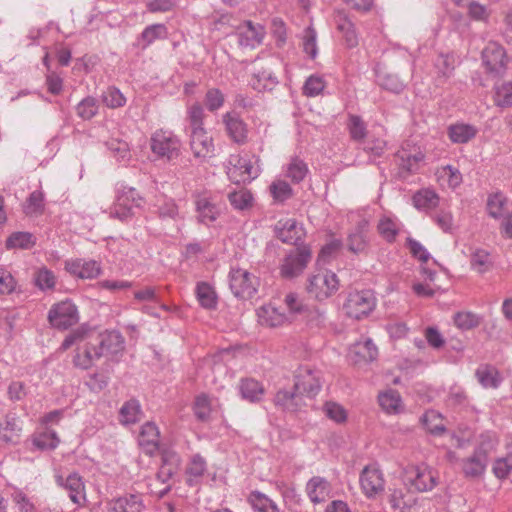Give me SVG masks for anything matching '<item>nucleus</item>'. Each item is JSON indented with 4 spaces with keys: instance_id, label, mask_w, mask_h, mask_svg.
<instances>
[{
    "instance_id": "f257e3e1",
    "label": "nucleus",
    "mask_w": 512,
    "mask_h": 512,
    "mask_svg": "<svg viewBox=\"0 0 512 512\" xmlns=\"http://www.w3.org/2000/svg\"><path fill=\"white\" fill-rule=\"evenodd\" d=\"M258 162L259 159L255 155L232 154L225 164L226 174L235 184L249 183L260 175Z\"/></svg>"
},
{
    "instance_id": "f03ea898",
    "label": "nucleus",
    "mask_w": 512,
    "mask_h": 512,
    "mask_svg": "<svg viewBox=\"0 0 512 512\" xmlns=\"http://www.w3.org/2000/svg\"><path fill=\"white\" fill-rule=\"evenodd\" d=\"M402 481L405 487L423 493L434 489L438 484L437 473L425 464L409 465L403 470Z\"/></svg>"
},
{
    "instance_id": "7ed1b4c3",
    "label": "nucleus",
    "mask_w": 512,
    "mask_h": 512,
    "mask_svg": "<svg viewBox=\"0 0 512 512\" xmlns=\"http://www.w3.org/2000/svg\"><path fill=\"white\" fill-rule=\"evenodd\" d=\"M150 146L157 157L171 161L179 157L182 144L172 131L158 129L151 136Z\"/></svg>"
},
{
    "instance_id": "20e7f679",
    "label": "nucleus",
    "mask_w": 512,
    "mask_h": 512,
    "mask_svg": "<svg viewBox=\"0 0 512 512\" xmlns=\"http://www.w3.org/2000/svg\"><path fill=\"white\" fill-rule=\"evenodd\" d=\"M142 203V197L134 188L123 187L118 191L116 201L110 209V217L126 221L134 215L135 209L140 208Z\"/></svg>"
},
{
    "instance_id": "39448f33",
    "label": "nucleus",
    "mask_w": 512,
    "mask_h": 512,
    "mask_svg": "<svg viewBox=\"0 0 512 512\" xmlns=\"http://www.w3.org/2000/svg\"><path fill=\"white\" fill-rule=\"evenodd\" d=\"M47 320L51 327L67 330L79 321L77 306L68 299L55 303L48 311Z\"/></svg>"
},
{
    "instance_id": "423d86ee",
    "label": "nucleus",
    "mask_w": 512,
    "mask_h": 512,
    "mask_svg": "<svg viewBox=\"0 0 512 512\" xmlns=\"http://www.w3.org/2000/svg\"><path fill=\"white\" fill-rule=\"evenodd\" d=\"M375 306L376 297L374 293L369 289H365L350 292L345 301L344 309L349 317L361 319L369 315Z\"/></svg>"
},
{
    "instance_id": "0eeeda50",
    "label": "nucleus",
    "mask_w": 512,
    "mask_h": 512,
    "mask_svg": "<svg viewBox=\"0 0 512 512\" xmlns=\"http://www.w3.org/2000/svg\"><path fill=\"white\" fill-rule=\"evenodd\" d=\"M294 390L300 396L315 397L321 390L320 372L310 365H301L295 371Z\"/></svg>"
},
{
    "instance_id": "6e6552de",
    "label": "nucleus",
    "mask_w": 512,
    "mask_h": 512,
    "mask_svg": "<svg viewBox=\"0 0 512 512\" xmlns=\"http://www.w3.org/2000/svg\"><path fill=\"white\" fill-rule=\"evenodd\" d=\"M197 219L209 225L215 222L222 212V202L218 195L210 192L198 194L195 199Z\"/></svg>"
},
{
    "instance_id": "1a4fd4ad",
    "label": "nucleus",
    "mask_w": 512,
    "mask_h": 512,
    "mask_svg": "<svg viewBox=\"0 0 512 512\" xmlns=\"http://www.w3.org/2000/svg\"><path fill=\"white\" fill-rule=\"evenodd\" d=\"M338 289L336 274L327 270H319L308 279L307 290L318 300H324Z\"/></svg>"
},
{
    "instance_id": "9d476101",
    "label": "nucleus",
    "mask_w": 512,
    "mask_h": 512,
    "mask_svg": "<svg viewBox=\"0 0 512 512\" xmlns=\"http://www.w3.org/2000/svg\"><path fill=\"white\" fill-rule=\"evenodd\" d=\"M311 259V252L306 247L292 250L283 259L280 265V275L285 279H293L299 276Z\"/></svg>"
},
{
    "instance_id": "9b49d317",
    "label": "nucleus",
    "mask_w": 512,
    "mask_h": 512,
    "mask_svg": "<svg viewBox=\"0 0 512 512\" xmlns=\"http://www.w3.org/2000/svg\"><path fill=\"white\" fill-rule=\"evenodd\" d=\"M230 289L236 297L250 298L257 289L255 276L245 269L233 268L229 273Z\"/></svg>"
},
{
    "instance_id": "f8f14e48",
    "label": "nucleus",
    "mask_w": 512,
    "mask_h": 512,
    "mask_svg": "<svg viewBox=\"0 0 512 512\" xmlns=\"http://www.w3.org/2000/svg\"><path fill=\"white\" fill-rule=\"evenodd\" d=\"M414 492V490L407 487L392 489L389 495L391 508L399 512H418L423 499Z\"/></svg>"
},
{
    "instance_id": "ddd939ff",
    "label": "nucleus",
    "mask_w": 512,
    "mask_h": 512,
    "mask_svg": "<svg viewBox=\"0 0 512 512\" xmlns=\"http://www.w3.org/2000/svg\"><path fill=\"white\" fill-rule=\"evenodd\" d=\"M360 486L368 498H373L384 491V475L376 464L367 465L363 468L360 474Z\"/></svg>"
},
{
    "instance_id": "4468645a",
    "label": "nucleus",
    "mask_w": 512,
    "mask_h": 512,
    "mask_svg": "<svg viewBox=\"0 0 512 512\" xmlns=\"http://www.w3.org/2000/svg\"><path fill=\"white\" fill-rule=\"evenodd\" d=\"M56 484L63 488L70 500L77 505H82L86 501L85 483L77 472L70 473L67 477L60 474L55 475Z\"/></svg>"
},
{
    "instance_id": "2eb2a0df",
    "label": "nucleus",
    "mask_w": 512,
    "mask_h": 512,
    "mask_svg": "<svg viewBox=\"0 0 512 512\" xmlns=\"http://www.w3.org/2000/svg\"><path fill=\"white\" fill-rule=\"evenodd\" d=\"M482 61L486 70L495 76H500L505 72L506 53L503 47L496 42H489L483 49Z\"/></svg>"
},
{
    "instance_id": "dca6fc26",
    "label": "nucleus",
    "mask_w": 512,
    "mask_h": 512,
    "mask_svg": "<svg viewBox=\"0 0 512 512\" xmlns=\"http://www.w3.org/2000/svg\"><path fill=\"white\" fill-rule=\"evenodd\" d=\"M378 356V349L369 338L356 341L349 347L347 357L356 365L374 361Z\"/></svg>"
},
{
    "instance_id": "f3484780",
    "label": "nucleus",
    "mask_w": 512,
    "mask_h": 512,
    "mask_svg": "<svg viewBox=\"0 0 512 512\" xmlns=\"http://www.w3.org/2000/svg\"><path fill=\"white\" fill-rule=\"evenodd\" d=\"M65 269L71 275L81 279H94L98 277L102 268L99 262L95 260L74 259L65 263Z\"/></svg>"
},
{
    "instance_id": "a211bd4d",
    "label": "nucleus",
    "mask_w": 512,
    "mask_h": 512,
    "mask_svg": "<svg viewBox=\"0 0 512 512\" xmlns=\"http://www.w3.org/2000/svg\"><path fill=\"white\" fill-rule=\"evenodd\" d=\"M138 444L144 453L154 455L160 449V432L153 422H147L141 426L138 436Z\"/></svg>"
},
{
    "instance_id": "6ab92c4d",
    "label": "nucleus",
    "mask_w": 512,
    "mask_h": 512,
    "mask_svg": "<svg viewBox=\"0 0 512 512\" xmlns=\"http://www.w3.org/2000/svg\"><path fill=\"white\" fill-rule=\"evenodd\" d=\"M275 232L282 242L288 244H297L304 236L302 226L293 218L279 220Z\"/></svg>"
},
{
    "instance_id": "aec40b11",
    "label": "nucleus",
    "mask_w": 512,
    "mask_h": 512,
    "mask_svg": "<svg viewBox=\"0 0 512 512\" xmlns=\"http://www.w3.org/2000/svg\"><path fill=\"white\" fill-rule=\"evenodd\" d=\"M96 347L102 352V356H117L124 349V340L117 331H107L96 339Z\"/></svg>"
},
{
    "instance_id": "412c9836",
    "label": "nucleus",
    "mask_w": 512,
    "mask_h": 512,
    "mask_svg": "<svg viewBox=\"0 0 512 512\" xmlns=\"http://www.w3.org/2000/svg\"><path fill=\"white\" fill-rule=\"evenodd\" d=\"M145 509L140 494H126L109 502V512H142Z\"/></svg>"
},
{
    "instance_id": "4be33fe9",
    "label": "nucleus",
    "mask_w": 512,
    "mask_h": 512,
    "mask_svg": "<svg viewBox=\"0 0 512 512\" xmlns=\"http://www.w3.org/2000/svg\"><path fill=\"white\" fill-rule=\"evenodd\" d=\"M190 146L196 158H206L213 152V141L205 129L190 132Z\"/></svg>"
},
{
    "instance_id": "5701e85b",
    "label": "nucleus",
    "mask_w": 512,
    "mask_h": 512,
    "mask_svg": "<svg viewBox=\"0 0 512 512\" xmlns=\"http://www.w3.org/2000/svg\"><path fill=\"white\" fill-rule=\"evenodd\" d=\"M223 122L226 131L231 139L238 143L243 144L247 140V127L243 120L235 112H228L223 116Z\"/></svg>"
},
{
    "instance_id": "b1692460",
    "label": "nucleus",
    "mask_w": 512,
    "mask_h": 512,
    "mask_svg": "<svg viewBox=\"0 0 512 512\" xmlns=\"http://www.w3.org/2000/svg\"><path fill=\"white\" fill-rule=\"evenodd\" d=\"M306 492L311 502L322 503L330 498L331 485L325 478L315 476L307 482Z\"/></svg>"
},
{
    "instance_id": "393cba45",
    "label": "nucleus",
    "mask_w": 512,
    "mask_h": 512,
    "mask_svg": "<svg viewBox=\"0 0 512 512\" xmlns=\"http://www.w3.org/2000/svg\"><path fill=\"white\" fill-rule=\"evenodd\" d=\"M478 128L465 122H456L449 125L447 135L454 144H466L476 137Z\"/></svg>"
},
{
    "instance_id": "a878e982",
    "label": "nucleus",
    "mask_w": 512,
    "mask_h": 512,
    "mask_svg": "<svg viewBox=\"0 0 512 512\" xmlns=\"http://www.w3.org/2000/svg\"><path fill=\"white\" fill-rule=\"evenodd\" d=\"M258 322L263 326L278 327L289 321L285 312H280L272 304H267L257 309Z\"/></svg>"
},
{
    "instance_id": "bb28decb",
    "label": "nucleus",
    "mask_w": 512,
    "mask_h": 512,
    "mask_svg": "<svg viewBox=\"0 0 512 512\" xmlns=\"http://www.w3.org/2000/svg\"><path fill=\"white\" fill-rule=\"evenodd\" d=\"M21 422L15 415H7L0 423V441L6 444H16L21 436Z\"/></svg>"
},
{
    "instance_id": "cd10ccee",
    "label": "nucleus",
    "mask_w": 512,
    "mask_h": 512,
    "mask_svg": "<svg viewBox=\"0 0 512 512\" xmlns=\"http://www.w3.org/2000/svg\"><path fill=\"white\" fill-rule=\"evenodd\" d=\"M369 222L361 219L355 229L348 236V249L354 253L363 252L368 244Z\"/></svg>"
},
{
    "instance_id": "c85d7f7f",
    "label": "nucleus",
    "mask_w": 512,
    "mask_h": 512,
    "mask_svg": "<svg viewBox=\"0 0 512 512\" xmlns=\"http://www.w3.org/2000/svg\"><path fill=\"white\" fill-rule=\"evenodd\" d=\"M495 263L494 256L482 248L475 249L470 255V267L478 274L490 272Z\"/></svg>"
},
{
    "instance_id": "c756f323",
    "label": "nucleus",
    "mask_w": 512,
    "mask_h": 512,
    "mask_svg": "<svg viewBox=\"0 0 512 512\" xmlns=\"http://www.w3.org/2000/svg\"><path fill=\"white\" fill-rule=\"evenodd\" d=\"M102 357V352L97 349L95 343H87L83 351L77 350L76 355L73 358V363L76 367L81 369L90 368L95 360Z\"/></svg>"
},
{
    "instance_id": "7c9ffc66",
    "label": "nucleus",
    "mask_w": 512,
    "mask_h": 512,
    "mask_svg": "<svg viewBox=\"0 0 512 512\" xmlns=\"http://www.w3.org/2000/svg\"><path fill=\"white\" fill-rule=\"evenodd\" d=\"M487 457L482 449H477L474 454L463 463V472L468 477L481 475L486 467Z\"/></svg>"
},
{
    "instance_id": "2f4dec72",
    "label": "nucleus",
    "mask_w": 512,
    "mask_h": 512,
    "mask_svg": "<svg viewBox=\"0 0 512 512\" xmlns=\"http://www.w3.org/2000/svg\"><path fill=\"white\" fill-rule=\"evenodd\" d=\"M413 204L416 209L421 211H431L439 204L438 194L429 188L421 189L413 195Z\"/></svg>"
},
{
    "instance_id": "473e14b6",
    "label": "nucleus",
    "mask_w": 512,
    "mask_h": 512,
    "mask_svg": "<svg viewBox=\"0 0 512 512\" xmlns=\"http://www.w3.org/2000/svg\"><path fill=\"white\" fill-rule=\"evenodd\" d=\"M436 177L441 186L455 189L462 183V174L458 168L445 165L437 169Z\"/></svg>"
},
{
    "instance_id": "72a5a7b5",
    "label": "nucleus",
    "mask_w": 512,
    "mask_h": 512,
    "mask_svg": "<svg viewBox=\"0 0 512 512\" xmlns=\"http://www.w3.org/2000/svg\"><path fill=\"white\" fill-rule=\"evenodd\" d=\"M476 377L484 388H497L502 381L498 370L490 365L478 367Z\"/></svg>"
},
{
    "instance_id": "f704fd0d",
    "label": "nucleus",
    "mask_w": 512,
    "mask_h": 512,
    "mask_svg": "<svg viewBox=\"0 0 512 512\" xmlns=\"http://www.w3.org/2000/svg\"><path fill=\"white\" fill-rule=\"evenodd\" d=\"M36 243V237L30 232L18 231L12 233L6 240L7 249H30Z\"/></svg>"
},
{
    "instance_id": "c9c22d12",
    "label": "nucleus",
    "mask_w": 512,
    "mask_h": 512,
    "mask_svg": "<svg viewBox=\"0 0 512 512\" xmlns=\"http://www.w3.org/2000/svg\"><path fill=\"white\" fill-rule=\"evenodd\" d=\"M141 416V406L140 403L131 399L123 404L119 411V421L123 425L134 424L139 421Z\"/></svg>"
},
{
    "instance_id": "e433bc0d",
    "label": "nucleus",
    "mask_w": 512,
    "mask_h": 512,
    "mask_svg": "<svg viewBox=\"0 0 512 512\" xmlns=\"http://www.w3.org/2000/svg\"><path fill=\"white\" fill-rule=\"evenodd\" d=\"M379 405L389 414L398 413L401 409V397L396 390H387L378 396Z\"/></svg>"
},
{
    "instance_id": "4c0bfd02",
    "label": "nucleus",
    "mask_w": 512,
    "mask_h": 512,
    "mask_svg": "<svg viewBox=\"0 0 512 512\" xmlns=\"http://www.w3.org/2000/svg\"><path fill=\"white\" fill-rule=\"evenodd\" d=\"M196 296L200 305L205 309H213L217 305L216 293L206 282H200L197 284Z\"/></svg>"
},
{
    "instance_id": "58836bf2",
    "label": "nucleus",
    "mask_w": 512,
    "mask_h": 512,
    "mask_svg": "<svg viewBox=\"0 0 512 512\" xmlns=\"http://www.w3.org/2000/svg\"><path fill=\"white\" fill-rule=\"evenodd\" d=\"M35 286L41 291H52L56 285V276L46 267L37 269L33 276Z\"/></svg>"
},
{
    "instance_id": "ea45409f",
    "label": "nucleus",
    "mask_w": 512,
    "mask_h": 512,
    "mask_svg": "<svg viewBox=\"0 0 512 512\" xmlns=\"http://www.w3.org/2000/svg\"><path fill=\"white\" fill-rule=\"evenodd\" d=\"M239 389L242 398L250 402L259 401L264 394L262 385L254 379L242 380Z\"/></svg>"
},
{
    "instance_id": "a19ab883",
    "label": "nucleus",
    "mask_w": 512,
    "mask_h": 512,
    "mask_svg": "<svg viewBox=\"0 0 512 512\" xmlns=\"http://www.w3.org/2000/svg\"><path fill=\"white\" fill-rule=\"evenodd\" d=\"M398 157L401 160V167L412 172L417 169L418 163L424 159V153L419 148L408 151L405 147H402L398 152Z\"/></svg>"
},
{
    "instance_id": "79ce46f5",
    "label": "nucleus",
    "mask_w": 512,
    "mask_h": 512,
    "mask_svg": "<svg viewBox=\"0 0 512 512\" xmlns=\"http://www.w3.org/2000/svg\"><path fill=\"white\" fill-rule=\"evenodd\" d=\"M494 103L501 108L512 106V82H502L494 86Z\"/></svg>"
},
{
    "instance_id": "37998d69",
    "label": "nucleus",
    "mask_w": 512,
    "mask_h": 512,
    "mask_svg": "<svg viewBox=\"0 0 512 512\" xmlns=\"http://www.w3.org/2000/svg\"><path fill=\"white\" fill-rule=\"evenodd\" d=\"M33 445L39 450H53L59 444V438L55 431L46 430L34 435Z\"/></svg>"
},
{
    "instance_id": "c03bdc74",
    "label": "nucleus",
    "mask_w": 512,
    "mask_h": 512,
    "mask_svg": "<svg viewBox=\"0 0 512 512\" xmlns=\"http://www.w3.org/2000/svg\"><path fill=\"white\" fill-rule=\"evenodd\" d=\"M347 127L349 130L351 139L353 141L358 142L359 146L368 137L366 124L362 120V118L357 115L349 116V121H348Z\"/></svg>"
},
{
    "instance_id": "a18cd8bd",
    "label": "nucleus",
    "mask_w": 512,
    "mask_h": 512,
    "mask_svg": "<svg viewBox=\"0 0 512 512\" xmlns=\"http://www.w3.org/2000/svg\"><path fill=\"white\" fill-rule=\"evenodd\" d=\"M249 501L255 511L258 512H279L277 504L265 494L254 491L250 494Z\"/></svg>"
},
{
    "instance_id": "49530a36",
    "label": "nucleus",
    "mask_w": 512,
    "mask_h": 512,
    "mask_svg": "<svg viewBox=\"0 0 512 512\" xmlns=\"http://www.w3.org/2000/svg\"><path fill=\"white\" fill-rule=\"evenodd\" d=\"M308 167L304 161L299 158H292L286 166L285 175L294 183H299L306 177Z\"/></svg>"
},
{
    "instance_id": "de8ad7c7",
    "label": "nucleus",
    "mask_w": 512,
    "mask_h": 512,
    "mask_svg": "<svg viewBox=\"0 0 512 512\" xmlns=\"http://www.w3.org/2000/svg\"><path fill=\"white\" fill-rule=\"evenodd\" d=\"M325 88L326 81L323 76L312 74L305 80L302 87V93L307 97H316L320 95Z\"/></svg>"
},
{
    "instance_id": "09e8293b",
    "label": "nucleus",
    "mask_w": 512,
    "mask_h": 512,
    "mask_svg": "<svg viewBox=\"0 0 512 512\" xmlns=\"http://www.w3.org/2000/svg\"><path fill=\"white\" fill-rule=\"evenodd\" d=\"M112 156L119 162L126 163L131 158L130 147L127 142L120 139H111L106 143Z\"/></svg>"
},
{
    "instance_id": "8fccbe9b",
    "label": "nucleus",
    "mask_w": 512,
    "mask_h": 512,
    "mask_svg": "<svg viewBox=\"0 0 512 512\" xmlns=\"http://www.w3.org/2000/svg\"><path fill=\"white\" fill-rule=\"evenodd\" d=\"M231 206L236 210H245L252 206L253 196L247 189L241 188L228 194Z\"/></svg>"
},
{
    "instance_id": "3c124183",
    "label": "nucleus",
    "mask_w": 512,
    "mask_h": 512,
    "mask_svg": "<svg viewBox=\"0 0 512 512\" xmlns=\"http://www.w3.org/2000/svg\"><path fill=\"white\" fill-rule=\"evenodd\" d=\"M425 428L432 434H441L445 430L442 416L436 410H428L422 417Z\"/></svg>"
},
{
    "instance_id": "603ef678",
    "label": "nucleus",
    "mask_w": 512,
    "mask_h": 512,
    "mask_svg": "<svg viewBox=\"0 0 512 512\" xmlns=\"http://www.w3.org/2000/svg\"><path fill=\"white\" fill-rule=\"evenodd\" d=\"M277 84V78L269 70L258 71L253 74L252 86L254 89L271 90Z\"/></svg>"
},
{
    "instance_id": "864d4df0",
    "label": "nucleus",
    "mask_w": 512,
    "mask_h": 512,
    "mask_svg": "<svg viewBox=\"0 0 512 512\" xmlns=\"http://www.w3.org/2000/svg\"><path fill=\"white\" fill-rule=\"evenodd\" d=\"M102 102L111 109L123 107L126 104V98L116 87H108L101 96Z\"/></svg>"
},
{
    "instance_id": "5fc2aeb1",
    "label": "nucleus",
    "mask_w": 512,
    "mask_h": 512,
    "mask_svg": "<svg viewBox=\"0 0 512 512\" xmlns=\"http://www.w3.org/2000/svg\"><path fill=\"white\" fill-rule=\"evenodd\" d=\"M360 148L371 157H379L386 149V141L380 137L369 135Z\"/></svg>"
},
{
    "instance_id": "6e6d98bb",
    "label": "nucleus",
    "mask_w": 512,
    "mask_h": 512,
    "mask_svg": "<svg viewBox=\"0 0 512 512\" xmlns=\"http://www.w3.org/2000/svg\"><path fill=\"white\" fill-rule=\"evenodd\" d=\"M284 305L287 309L289 321L296 315L302 314L307 311L306 305L303 303L300 296L296 293L290 292L284 298Z\"/></svg>"
},
{
    "instance_id": "4d7b16f0",
    "label": "nucleus",
    "mask_w": 512,
    "mask_h": 512,
    "mask_svg": "<svg viewBox=\"0 0 512 512\" xmlns=\"http://www.w3.org/2000/svg\"><path fill=\"white\" fill-rule=\"evenodd\" d=\"M506 198L501 192L491 194L487 200V210L491 217L499 218L504 215Z\"/></svg>"
},
{
    "instance_id": "13d9d810",
    "label": "nucleus",
    "mask_w": 512,
    "mask_h": 512,
    "mask_svg": "<svg viewBox=\"0 0 512 512\" xmlns=\"http://www.w3.org/2000/svg\"><path fill=\"white\" fill-rule=\"evenodd\" d=\"M399 229V224L389 217H383L379 220L378 232L388 242L395 240Z\"/></svg>"
},
{
    "instance_id": "bf43d9fd",
    "label": "nucleus",
    "mask_w": 512,
    "mask_h": 512,
    "mask_svg": "<svg viewBox=\"0 0 512 512\" xmlns=\"http://www.w3.org/2000/svg\"><path fill=\"white\" fill-rule=\"evenodd\" d=\"M44 210V195L41 191H33L24 206L27 215H39Z\"/></svg>"
},
{
    "instance_id": "052dcab7",
    "label": "nucleus",
    "mask_w": 512,
    "mask_h": 512,
    "mask_svg": "<svg viewBox=\"0 0 512 512\" xmlns=\"http://www.w3.org/2000/svg\"><path fill=\"white\" fill-rule=\"evenodd\" d=\"M206 471V461L202 456L199 454L194 455L191 458V461L187 467V474L189 476V483L191 484L192 481L198 480L200 477L204 475Z\"/></svg>"
},
{
    "instance_id": "680f3d73",
    "label": "nucleus",
    "mask_w": 512,
    "mask_h": 512,
    "mask_svg": "<svg viewBox=\"0 0 512 512\" xmlns=\"http://www.w3.org/2000/svg\"><path fill=\"white\" fill-rule=\"evenodd\" d=\"M212 411L211 399L205 395H199L194 403L195 416L201 421H207Z\"/></svg>"
},
{
    "instance_id": "e2e57ef3",
    "label": "nucleus",
    "mask_w": 512,
    "mask_h": 512,
    "mask_svg": "<svg viewBox=\"0 0 512 512\" xmlns=\"http://www.w3.org/2000/svg\"><path fill=\"white\" fill-rule=\"evenodd\" d=\"M269 189L273 199L277 202H284L292 196L291 186L283 180L272 182Z\"/></svg>"
},
{
    "instance_id": "0e129e2a",
    "label": "nucleus",
    "mask_w": 512,
    "mask_h": 512,
    "mask_svg": "<svg viewBox=\"0 0 512 512\" xmlns=\"http://www.w3.org/2000/svg\"><path fill=\"white\" fill-rule=\"evenodd\" d=\"M300 396V394H297V392L294 390V392L288 391V390H279L274 398L275 404L278 406L283 407L287 410H294L298 403L296 402V399Z\"/></svg>"
},
{
    "instance_id": "69168bd1",
    "label": "nucleus",
    "mask_w": 512,
    "mask_h": 512,
    "mask_svg": "<svg viewBox=\"0 0 512 512\" xmlns=\"http://www.w3.org/2000/svg\"><path fill=\"white\" fill-rule=\"evenodd\" d=\"M435 68L437 69L440 77H450L455 68L454 56L450 54L439 55L435 62Z\"/></svg>"
},
{
    "instance_id": "338daca9",
    "label": "nucleus",
    "mask_w": 512,
    "mask_h": 512,
    "mask_svg": "<svg viewBox=\"0 0 512 512\" xmlns=\"http://www.w3.org/2000/svg\"><path fill=\"white\" fill-rule=\"evenodd\" d=\"M455 325L462 330H469L479 324V317L472 312H458L454 317Z\"/></svg>"
},
{
    "instance_id": "774afa93",
    "label": "nucleus",
    "mask_w": 512,
    "mask_h": 512,
    "mask_svg": "<svg viewBox=\"0 0 512 512\" xmlns=\"http://www.w3.org/2000/svg\"><path fill=\"white\" fill-rule=\"evenodd\" d=\"M98 105L93 97L83 99L77 106V114L83 119H91L97 114Z\"/></svg>"
}]
</instances>
